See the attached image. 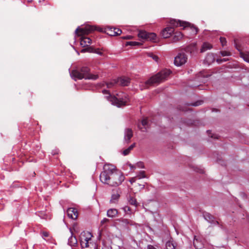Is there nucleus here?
I'll list each match as a JSON object with an SVG mask.
<instances>
[{
    "label": "nucleus",
    "instance_id": "a211bd4d",
    "mask_svg": "<svg viewBox=\"0 0 249 249\" xmlns=\"http://www.w3.org/2000/svg\"><path fill=\"white\" fill-rule=\"evenodd\" d=\"M70 232L71 236L68 239V244L71 247L74 246L77 243V239L75 236H73V233L71 229H70Z\"/></svg>",
    "mask_w": 249,
    "mask_h": 249
},
{
    "label": "nucleus",
    "instance_id": "6ab92c4d",
    "mask_svg": "<svg viewBox=\"0 0 249 249\" xmlns=\"http://www.w3.org/2000/svg\"><path fill=\"white\" fill-rule=\"evenodd\" d=\"M117 80H118V83L123 86H127L130 83V79L126 77L118 78Z\"/></svg>",
    "mask_w": 249,
    "mask_h": 249
},
{
    "label": "nucleus",
    "instance_id": "4c0bfd02",
    "mask_svg": "<svg viewBox=\"0 0 249 249\" xmlns=\"http://www.w3.org/2000/svg\"><path fill=\"white\" fill-rule=\"evenodd\" d=\"M220 54L223 56H229L230 55V53L229 52L225 51H223L220 52Z\"/></svg>",
    "mask_w": 249,
    "mask_h": 249
},
{
    "label": "nucleus",
    "instance_id": "de8ad7c7",
    "mask_svg": "<svg viewBox=\"0 0 249 249\" xmlns=\"http://www.w3.org/2000/svg\"><path fill=\"white\" fill-rule=\"evenodd\" d=\"M216 62L219 63V64H220V63H222V59L221 58H218L216 59Z\"/></svg>",
    "mask_w": 249,
    "mask_h": 249
},
{
    "label": "nucleus",
    "instance_id": "1a4fd4ad",
    "mask_svg": "<svg viewBox=\"0 0 249 249\" xmlns=\"http://www.w3.org/2000/svg\"><path fill=\"white\" fill-rule=\"evenodd\" d=\"M193 244L196 249H201L204 246L201 238L197 236H194Z\"/></svg>",
    "mask_w": 249,
    "mask_h": 249
},
{
    "label": "nucleus",
    "instance_id": "5fc2aeb1",
    "mask_svg": "<svg viewBox=\"0 0 249 249\" xmlns=\"http://www.w3.org/2000/svg\"><path fill=\"white\" fill-rule=\"evenodd\" d=\"M200 173H203V171L202 170H201L200 171Z\"/></svg>",
    "mask_w": 249,
    "mask_h": 249
},
{
    "label": "nucleus",
    "instance_id": "c9c22d12",
    "mask_svg": "<svg viewBox=\"0 0 249 249\" xmlns=\"http://www.w3.org/2000/svg\"><path fill=\"white\" fill-rule=\"evenodd\" d=\"M137 177L139 179H141V178H146V176H145V171H140L139 173L138 174V175L137 176Z\"/></svg>",
    "mask_w": 249,
    "mask_h": 249
},
{
    "label": "nucleus",
    "instance_id": "a19ab883",
    "mask_svg": "<svg viewBox=\"0 0 249 249\" xmlns=\"http://www.w3.org/2000/svg\"><path fill=\"white\" fill-rule=\"evenodd\" d=\"M39 216L43 219H47L48 218V215L47 214L44 213L43 212L40 213Z\"/></svg>",
    "mask_w": 249,
    "mask_h": 249
},
{
    "label": "nucleus",
    "instance_id": "8fccbe9b",
    "mask_svg": "<svg viewBox=\"0 0 249 249\" xmlns=\"http://www.w3.org/2000/svg\"><path fill=\"white\" fill-rule=\"evenodd\" d=\"M228 60L229 59H227V58H223V59H222V62H226V61H228Z\"/></svg>",
    "mask_w": 249,
    "mask_h": 249
},
{
    "label": "nucleus",
    "instance_id": "2f4dec72",
    "mask_svg": "<svg viewBox=\"0 0 249 249\" xmlns=\"http://www.w3.org/2000/svg\"><path fill=\"white\" fill-rule=\"evenodd\" d=\"M148 33L145 31H140L138 34V36L143 39L146 40Z\"/></svg>",
    "mask_w": 249,
    "mask_h": 249
},
{
    "label": "nucleus",
    "instance_id": "b1692460",
    "mask_svg": "<svg viewBox=\"0 0 249 249\" xmlns=\"http://www.w3.org/2000/svg\"><path fill=\"white\" fill-rule=\"evenodd\" d=\"M127 200L129 204L134 206L135 207H137L139 205L136 199L131 196L127 197Z\"/></svg>",
    "mask_w": 249,
    "mask_h": 249
},
{
    "label": "nucleus",
    "instance_id": "603ef678",
    "mask_svg": "<svg viewBox=\"0 0 249 249\" xmlns=\"http://www.w3.org/2000/svg\"><path fill=\"white\" fill-rule=\"evenodd\" d=\"M207 133H208V134H210V133H211V130H207Z\"/></svg>",
    "mask_w": 249,
    "mask_h": 249
},
{
    "label": "nucleus",
    "instance_id": "864d4df0",
    "mask_svg": "<svg viewBox=\"0 0 249 249\" xmlns=\"http://www.w3.org/2000/svg\"><path fill=\"white\" fill-rule=\"evenodd\" d=\"M134 181V179H133V178H132V179L130 180V182H131V183L133 182Z\"/></svg>",
    "mask_w": 249,
    "mask_h": 249
},
{
    "label": "nucleus",
    "instance_id": "c756f323",
    "mask_svg": "<svg viewBox=\"0 0 249 249\" xmlns=\"http://www.w3.org/2000/svg\"><path fill=\"white\" fill-rule=\"evenodd\" d=\"M80 244L82 248H86L89 247V242H88V241H86L84 237H81L80 236Z\"/></svg>",
    "mask_w": 249,
    "mask_h": 249
},
{
    "label": "nucleus",
    "instance_id": "f3484780",
    "mask_svg": "<svg viewBox=\"0 0 249 249\" xmlns=\"http://www.w3.org/2000/svg\"><path fill=\"white\" fill-rule=\"evenodd\" d=\"M236 49L239 52L240 57H242L245 61L249 63V52L243 51L238 47H236Z\"/></svg>",
    "mask_w": 249,
    "mask_h": 249
},
{
    "label": "nucleus",
    "instance_id": "cd10ccee",
    "mask_svg": "<svg viewBox=\"0 0 249 249\" xmlns=\"http://www.w3.org/2000/svg\"><path fill=\"white\" fill-rule=\"evenodd\" d=\"M120 195L118 193L113 194L111 196V198L110 202L111 203H116L118 201L120 198Z\"/></svg>",
    "mask_w": 249,
    "mask_h": 249
},
{
    "label": "nucleus",
    "instance_id": "49530a36",
    "mask_svg": "<svg viewBox=\"0 0 249 249\" xmlns=\"http://www.w3.org/2000/svg\"><path fill=\"white\" fill-rule=\"evenodd\" d=\"M147 248V249H157L153 246L151 245H148Z\"/></svg>",
    "mask_w": 249,
    "mask_h": 249
},
{
    "label": "nucleus",
    "instance_id": "6e6552de",
    "mask_svg": "<svg viewBox=\"0 0 249 249\" xmlns=\"http://www.w3.org/2000/svg\"><path fill=\"white\" fill-rule=\"evenodd\" d=\"M170 23L171 25L173 27H183V29L190 25V24L188 22L182 21L179 20H177L175 19H171Z\"/></svg>",
    "mask_w": 249,
    "mask_h": 249
},
{
    "label": "nucleus",
    "instance_id": "7c9ffc66",
    "mask_svg": "<svg viewBox=\"0 0 249 249\" xmlns=\"http://www.w3.org/2000/svg\"><path fill=\"white\" fill-rule=\"evenodd\" d=\"M182 34L181 32H176V33H175V35L174 36L173 41L174 42H176V41L179 40V39H180L181 38H182Z\"/></svg>",
    "mask_w": 249,
    "mask_h": 249
},
{
    "label": "nucleus",
    "instance_id": "58836bf2",
    "mask_svg": "<svg viewBox=\"0 0 249 249\" xmlns=\"http://www.w3.org/2000/svg\"><path fill=\"white\" fill-rule=\"evenodd\" d=\"M202 101H197V102H196L195 103H193L192 104H191V106H194V107H196V106H198L199 105H200L202 103Z\"/></svg>",
    "mask_w": 249,
    "mask_h": 249
},
{
    "label": "nucleus",
    "instance_id": "a18cd8bd",
    "mask_svg": "<svg viewBox=\"0 0 249 249\" xmlns=\"http://www.w3.org/2000/svg\"><path fill=\"white\" fill-rule=\"evenodd\" d=\"M109 221V219L106 218H104L101 221V224L102 225H103L105 223H107V222H108Z\"/></svg>",
    "mask_w": 249,
    "mask_h": 249
},
{
    "label": "nucleus",
    "instance_id": "2eb2a0df",
    "mask_svg": "<svg viewBox=\"0 0 249 249\" xmlns=\"http://www.w3.org/2000/svg\"><path fill=\"white\" fill-rule=\"evenodd\" d=\"M204 218L208 222L213 223L214 224L219 225L217 221H215L214 217L213 215L208 213H205L203 214Z\"/></svg>",
    "mask_w": 249,
    "mask_h": 249
},
{
    "label": "nucleus",
    "instance_id": "7ed1b4c3",
    "mask_svg": "<svg viewBox=\"0 0 249 249\" xmlns=\"http://www.w3.org/2000/svg\"><path fill=\"white\" fill-rule=\"evenodd\" d=\"M102 92L104 94H108V95L106 96V98L109 101L112 105H115L117 107H121L126 105V103L129 100L127 95L123 92L117 94L116 95L117 96H112L107 90L104 89Z\"/></svg>",
    "mask_w": 249,
    "mask_h": 249
},
{
    "label": "nucleus",
    "instance_id": "423d86ee",
    "mask_svg": "<svg viewBox=\"0 0 249 249\" xmlns=\"http://www.w3.org/2000/svg\"><path fill=\"white\" fill-rule=\"evenodd\" d=\"M187 60V56L184 53H180L175 58L174 64L177 66H180L184 64Z\"/></svg>",
    "mask_w": 249,
    "mask_h": 249
},
{
    "label": "nucleus",
    "instance_id": "39448f33",
    "mask_svg": "<svg viewBox=\"0 0 249 249\" xmlns=\"http://www.w3.org/2000/svg\"><path fill=\"white\" fill-rule=\"evenodd\" d=\"M95 30V28L92 26H87L85 28H80L78 27L75 30V33L78 36H83L85 34H88L90 32ZM91 43V39L86 36H82L81 38L80 44L83 47L88 46Z\"/></svg>",
    "mask_w": 249,
    "mask_h": 249
},
{
    "label": "nucleus",
    "instance_id": "9b49d317",
    "mask_svg": "<svg viewBox=\"0 0 249 249\" xmlns=\"http://www.w3.org/2000/svg\"><path fill=\"white\" fill-rule=\"evenodd\" d=\"M107 34L110 36H117L121 35L122 30L114 27H108L107 30Z\"/></svg>",
    "mask_w": 249,
    "mask_h": 249
},
{
    "label": "nucleus",
    "instance_id": "dca6fc26",
    "mask_svg": "<svg viewBox=\"0 0 249 249\" xmlns=\"http://www.w3.org/2000/svg\"><path fill=\"white\" fill-rule=\"evenodd\" d=\"M215 61V57L213 53H208L204 60V63L208 65H211Z\"/></svg>",
    "mask_w": 249,
    "mask_h": 249
},
{
    "label": "nucleus",
    "instance_id": "f257e3e1",
    "mask_svg": "<svg viewBox=\"0 0 249 249\" xmlns=\"http://www.w3.org/2000/svg\"><path fill=\"white\" fill-rule=\"evenodd\" d=\"M124 178L123 173L116 170L115 167L111 164H105L104 171L100 176L102 182L115 187L121 185Z\"/></svg>",
    "mask_w": 249,
    "mask_h": 249
},
{
    "label": "nucleus",
    "instance_id": "412c9836",
    "mask_svg": "<svg viewBox=\"0 0 249 249\" xmlns=\"http://www.w3.org/2000/svg\"><path fill=\"white\" fill-rule=\"evenodd\" d=\"M86 51H88L91 53H94L101 56L103 55V53L101 51H100L99 49H93L91 48H89L88 49H84L81 50L82 53H84Z\"/></svg>",
    "mask_w": 249,
    "mask_h": 249
},
{
    "label": "nucleus",
    "instance_id": "0eeeda50",
    "mask_svg": "<svg viewBox=\"0 0 249 249\" xmlns=\"http://www.w3.org/2000/svg\"><path fill=\"white\" fill-rule=\"evenodd\" d=\"M118 221L119 222V224L121 227L127 230L129 229L130 226L136 225L135 222L128 219L120 218L118 219Z\"/></svg>",
    "mask_w": 249,
    "mask_h": 249
},
{
    "label": "nucleus",
    "instance_id": "ddd939ff",
    "mask_svg": "<svg viewBox=\"0 0 249 249\" xmlns=\"http://www.w3.org/2000/svg\"><path fill=\"white\" fill-rule=\"evenodd\" d=\"M133 137V131L131 128H127L124 130V141L128 143Z\"/></svg>",
    "mask_w": 249,
    "mask_h": 249
},
{
    "label": "nucleus",
    "instance_id": "bb28decb",
    "mask_svg": "<svg viewBox=\"0 0 249 249\" xmlns=\"http://www.w3.org/2000/svg\"><path fill=\"white\" fill-rule=\"evenodd\" d=\"M136 143H133L130 146H129L127 149L124 150L123 151V154L124 156H126L129 154L130 151L133 149V148L135 146Z\"/></svg>",
    "mask_w": 249,
    "mask_h": 249
},
{
    "label": "nucleus",
    "instance_id": "5701e85b",
    "mask_svg": "<svg viewBox=\"0 0 249 249\" xmlns=\"http://www.w3.org/2000/svg\"><path fill=\"white\" fill-rule=\"evenodd\" d=\"M213 48L212 45L208 42L203 43L200 49L201 53H204L208 50H210Z\"/></svg>",
    "mask_w": 249,
    "mask_h": 249
},
{
    "label": "nucleus",
    "instance_id": "4468645a",
    "mask_svg": "<svg viewBox=\"0 0 249 249\" xmlns=\"http://www.w3.org/2000/svg\"><path fill=\"white\" fill-rule=\"evenodd\" d=\"M174 31L173 27H167L162 30V36L165 38L169 37L174 32Z\"/></svg>",
    "mask_w": 249,
    "mask_h": 249
},
{
    "label": "nucleus",
    "instance_id": "c85d7f7f",
    "mask_svg": "<svg viewBox=\"0 0 249 249\" xmlns=\"http://www.w3.org/2000/svg\"><path fill=\"white\" fill-rule=\"evenodd\" d=\"M118 83L117 79H114L109 82H106V84L107 88H111L113 87L116 84Z\"/></svg>",
    "mask_w": 249,
    "mask_h": 249
},
{
    "label": "nucleus",
    "instance_id": "aec40b11",
    "mask_svg": "<svg viewBox=\"0 0 249 249\" xmlns=\"http://www.w3.org/2000/svg\"><path fill=\"white\" fill-rule=\"evenodd\" d=\"M148 124V121L147 118H144L142 120L141 123L138 124V127L142 131H146V126Z\"/></svg>",
    "mask_w": 249,
    "mask_h": 249
},
{
    "label": "nucleus",
    "instance_id": "72a5a7b5",
    "mask_svg": "<svg viewBox=\"0 0 249 249\" xmlns=\"http://www.w3.org/2000/svg\"><path fill=\"white\" fill-rule=\"evenodd\" d=\"M165 246L166 249H176L174 244L170 241L166 242Z\"/></svg>",
    "mask_w": 249,
    "mask_h": 249
},
{
    "label": "nucleus",
    "instance_id": "f8f14e48",
    "mask_svg": "<svg viewBox=\"0 0 249 249\" xmlns=\"http://www.w3.org/2000/svg\"><path fill=\"white\" fill-rule=\"evenodd\" d=\"M67 213L68 217L72 219H76L78 216V211L75 208H68L67 209Z\"/></svg>",
    "mask_w": 249,
    "mask_h": 249
},
{
    "label": "nucleus",
    "instance_id": "37998d69",
    "mask_svg": "<svg viewBox=\"0 0 249 249\" xmlns=\"http://www.w3.org/2000/svg\"><path fill=\"white\" fill-rule=\"evenodd\" d=\"M121 38L124 39H130L132 38V36H122Z\"/></svg>",
    "mask_w": 249,
    "mask_h": 249
},
{
    "label": "nucleus",
    "instance_id": "09e8293b",
    "mask_svg": "<svg viewBox=\"0 0 249 249\" xmlns=\"http://www.w3.org/2000/svg\"><path fill=\"white\" fill-rule=\"evenodd\" d=\"M129 166L130 167L131 169L135 168V167L134 165H132L131 164H129Z\"/></svg>",
    "mask_w": 249,
    "mask_h": 249
},
{
    "label": "nucleus",
    "instance_id": "c03bdc74",
    "mask_svg": "<svg viewBox=\"0 0 249 249\" xmlns=\"http://www.w3.org/2000/svg\"><path fill=\"white\" fill-rule=\"evenodd\" d=\"M151 57H152V58L155 60L156 61H158V59H159V57L158 56L156 55H154V54H152L151 55H150Z\"/></svg>",
    "mask_w": 249,
    "mask_h": 249
},
{
    "label": "nucleus",
    "instance_id": "f03ea898",
    "mask_svg": "<svg viewBox=\"0 0 249 249\" xmlns=\"http://www.w3.org/2000/svg\"><path fill=\"white\" fill-rule=\"evenodd\" d=\"M89 69L87 67H82L79 69L73 70L70 72L71 77L76 81L77 79H89L95 80L99 77L98 74L90 73Z\"/></svg>",
    "mask_w": 249,
    "mask_h": 249
},
{
    "label": "nucleus",
    "instance_id": "20e7f679",
    "mask_svg": "<svg viewBox=\"0 0 249 249\" xmlns=\"http://www.w3.org/2000/svg\"><path fill=\"white\" fill-rule=\"evenodd\" d=\"M171 72V71L169 70H162L147 80L145 83V85L147 86L154 84H159L165 80Z\"/></svg>",
    "mask_w": 249,
    "mask_h": 249
},
{
    "label": "nucleus",
    "instance_id": "e433bc0d",
    "mask_svg": "<svg viewBox=\"0 0 249 249\" xmlns=\"http://www.w3.org/2000/svg\"><path fill=\"white\" fill-rule=\"evenodd\" d=\"M220 42L223 46L226 45L227 41L225 37H221L220 38Z\"/></svg>",
    "mask_w": 249,
    "mask_h": 249
},
{
    "label": "nucleus",
    "instance_id": "79ce46f5",
    "mask_svg": "<svg viewBox=\"0 0 249 249\" xmlns=\"http://www.w3.org/2000/svg\"><path fill=\"white\" fill-rule=\"evenodd\" d=\"M123 209L124 210V212H130L131 211V209L128 206H125L124 207Z\"/></svg>",
    "mask_w": 249,
    "mask_h": 249
},
{
    "label": "nucleus",
    "instance_id": "a878e982",
    "mask_svg": "<svg viewBox=\"0 0 249 249\" xmlns=\"http://www.w3.org/2000/svg\"><path fill=\"white\" fill-rule=\"evenodd\" d=\"M146 40L153 42L156 41V35L153 33H148Z\"/></svg>",
    "mask_w": 249,
    "mask_h": 249
},
{
    "label": "nucleus",
    "instance_id": "f704fd0d",
    "mask_svg": "<svg viewBox=\"0 0 249 249\" xmlns=\"http://www.w3.org/2000/svg\"><path fill=\"white\" fill-rule=\"evenodd\" d=\"M142 44L139 42L136 41H128L126 42V45H130V46H140Z\"/></svg>",
    "mask_w": 249,
    "mask_h": 249
},
{
    "label": "nucleus",
    "instance_id": "3c124183",
    "mask_svg": "<svg viewBox=\"0 0 249 249\" xmlns=\"http://www.w3.org/2000/svg\"><path fill=\"white\" fill-rule=\"evenodd\" d=\"M192 28H193V29H195V32H196V33H197V28H196V27H193V26H192Z\"/></svg>",
    "mask_w": 249,
    "mask_h": 249
},
{
    "label": "nucleus",
    "instance_id": "4be33fe9",
    "mask_svg": "<svg viewBox=\"0 0 249 249\" xmlns=\"http://www.w3.org/2000/svg\"><path fill=\"white\" fill-rule=\"evenodd\" d=\"M118 210L116 209H110L107 211V216L109 217L114 218L116 217L118 214Z\"/></svg>",
    "mask_w": 249,
    "mask_h": 249
},
{
    "label": "nucleus",
    "instance_id": "473e14b6",
    "mask_svg": "<svg viewBox=\"0 0 249 249\" xmlns=\"http://www.w3.org/2000/svg\"><path fill=\"white\" fill-rule=\"evenodd\" d=\"M42 236L44 240L46 241H50L51 239V237L50 236L49 233L46 231H43L41 232Z\"/></svg>",
    "mask_w": 249,
    "mask_h": 249
},
{
    "label": "nucleus",
    "instance_id": "393cba45",
    "mask_svg": "<svg viewBox=\"0 0 249 249\" xmlns=\"http://www.w3.org/2000/svg\"><path fill=\"white\" fill-rule=\"evenodd\" d=\"M80 237H84L85 239V241H88V242H89V240L91 239L92 235L90 232L84 231L81 233Z\"/></svg>",
    "mask_w": 249,
    "mask_h": 249
},
{
    "label": "nucleus",
    "instance_id": "9d476101",
    "mask_svg": "<svg viewBox=\"0 0 249 249\" xmlns=\"http://www.w3.org/2000/svg\"><path fill=\"white\" fill-rule=\"evenodd\" d=\"M184 51L189 53L191 55L195 54L197 52V47L196 43H192L184 48Z\"/></svg>",
    "mask_w": 249,
    "mask_h": 249
},
{
    "label": "nucleus",
    "instance_id": "ea45409f",
    "mask_svg": "<svg viewBox=\"0 0 249 249\" xmlns=\"http://www.w3.org/2000/svg\"><path fill=\"white\" fill-rule=\"evenodd\" d=\"M137 166L139 168H144V164L142 162H139L137 163Z\"/></svg>",
    "mask_w": 249,
    "mask_h": 249
}]
</instances>
